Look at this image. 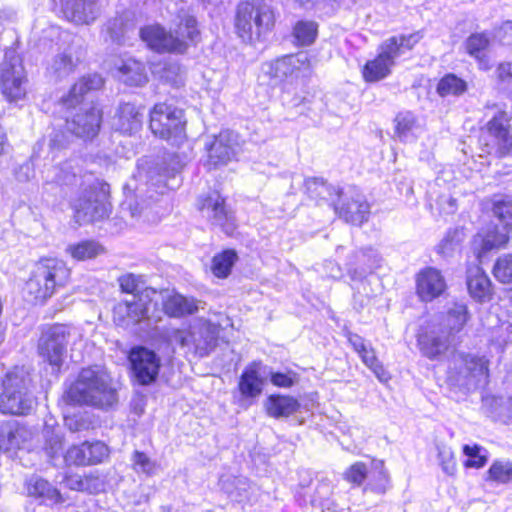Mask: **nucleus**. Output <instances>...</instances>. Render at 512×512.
Masks as SVG:
<instances>
[{
	"instance_id": "nucleus-1",
	"label": "nucleus",
	"mask_w": 512,
	"mask_h": 512,
	"mask_svg": "<svg viewBox=\"0 0 512 512\" xmlns=\"http://www.w3.org/2000/svg\"><path fill=\"white\" fill-rule=\"evenodd\" d=\"M66 398L74 404L99 408L111 407L117 402L116 390L111 386L110 377L100 366L83 368L66 391Z\"/></svg>"
},
{
	"instance_id": "nucleus-2",
	"label": "nucleus",
	"mask_w": 512,
	"mask_h": 512,
	"mask_svg": "<svg viewBox=\"0 0 512 512\" xmlns=\"http://www.w3.org/2000/svg\"><path fill=\"white\" fill-rule=\"evenodd\" d=\"M274 24V11L263 0L243 1L236 7L234 27L244 42L260 40L273 29Z\"/></svg>"
},
{
	"instance_id": "nucleus-3",
	"label": "nucleus",
	"mask_w": 512,
	"mask_h": 512,
	"mask_svg": "<svg viewBox=\"0 0 512 512\" xmlns=\"http://www.w3.org/2000/svg\"><path fill=\"white\" fill-rule=\"evenodd\" d=\"M29 373L24 367H14L7 372L2 382L3 393L0 396V412L3 414L27 415L36 404L29 390Z\"/></svg>"
},
{
	"instance_id": "nucleus-4",
	"label": "nucleus",
	"mask_w": 512,
	"mask_h": 512,
	"mask_svg": "<svg viewBox=\"0 0 512 512\" xmlns=\"http://www.w3.org/2000/svg\"><path fill=\"white\" fill-rule=\"evenodd\" d=\"M69 277L70 270L63 261L55 258L42 259L27 281L25 290L32 301L43 302L65 286Z\"/></svg>"
},
{
	"instance_id": "nucleus-5",
	"label": "nucleus",
	"mask_w": 512,
	"mask_h": 512,
	"mask_svg": "<svg viewBox=\"0 0 512 512\" xmlns=\"http://www.w3.org/2000/svg\"><path fill=\"white\" fill-rule=\"evenodd\" d=\"M421 39L419 33L410 35L393 36L384 41L379 47L376 58L368 61L362 70L366 82H377L386 78L391 73V68L405 50H410Z\"/></svg>"
},
{
	"instance_id": "nucleus-6",
	"label": "nucleus",
	"mask_w": 512,
	"mask_h": 512,
	"mask_svg": "<svg viewBox=\"0 0 512 512\" xmlns=\"http://www.w3.org/2000/svg\"><path fill=\"white\" fill-rule=\"evenodd\" d=\"M149 127L155 136L173 146H180L186 140L184 111L173 104L156 103L150 110Z\"/></svg>"
},
{
	"instance_id": "nucleus-7",
	"label": "nucleus",
	"mask_w": 512,
	"mask_h": 512,
	"mask_svg": "<svg viewBox=\"0 0 512 512\" xmlns=\"http://www.w3.org/2000/svg\"><path fill=\"white\" fill-rule=\"evenodd\" d=\"M219 326L208 320H194L188 328L173 331L171 341L186 353L198 357L208 356L217 345Z\"/></svg>"
},
{
	"instance_id": "nucleus-8",
	"label": "nucleus",
	"mask_w": 512,
	"mask_h": 512,
	"mask_svg": "<svg viewBox=\"0 0 512 512\" xmlns=\"http://www.w3.org/2000/svg\"><path fill=\"white\" fill-rule=\"evenodd\" d=\"M28 78L23 60L16 47L5 50L4 60L0 68V89L4 98L17 103L27 95Z\"/></svg>"
},
{
	"instance_id": "nucleus-9",
	"label": "nucleus",
	"mask_w": 512,
	"mask_h": 512,
	"mask_svg": "<svg viewBox=\"0 0 512 512\" xmlns=\"http://www.w3.org/2000/svg\"><path fill=\"white\" fill-rule=\"evenodd\" d=\"M110 186L96 180L83 195L73 202L74 217L79 224L94 222L108 216L110 205L107 201Z\"/></svg>"
},
{
	"instance_id": "nucleus-10",
	"label": "nucleus",
	"mask_w": 512,
	"mask_h": 512,
	"mask_svg": "<svg viewBox=\"0 0 512 512\" xmlns=\"http://www.w3.org/2000/svg\"><path fill=\"white\" fill-rule=\"evenodd\" d=\"M449 378L467 389L477 387L487 381L488 361L473 354H455L449 367Z\"/></svg>"
},
{
	"instance_id": "nucleus-11",
	"label": "nucleus",
	"mask_w": 512,
	"mask_h": 512,
	"mask_svg": "<svg viewBox=\"0 0 512 512\" xmlns=\"http://www.w3.org/2000/svg\"><path fill=\"white\" fill-rule=\"evenodd\" d=\"M155 294V290L145 288L141 295H134L131 299L119 302L113 310L115 324L129 328L144 320L151 321L153 316L150 315V310L155 307L152 296Z\"/></svg>"
},
{
	"instance_id": "nucleus-12",
	"label": "nucleus",
	"mask_w": 512,
	"mask_h": 512,
	"mask_svg": "<svg viewBox=\"0 0 512 512\" xmlns=\"http://www.w3.org/2000/svg\"><path fill=\"white\" fill-rule=\"evenodd\" d=\"M140 38L151 49L159 53H183L186 50L187 30L177 25L175 33L167 31L158 23L145 25L140 29Z\"/></svg>"
},
{
	"instance_id": "nucleus-13",
	"label": "nucleus",
	"mask_w": 512,
	"mask_h": 512,
	"mask_svg": "<svg viewBox=\"0 0 512 512\" xmlns=\"http://www.w3.org/2000/svg\"><path fill=\"white\" fill-rule=\"evenodd\" d=\"M69 336L67 326L54 325L44 331L39 339V356L51 366L52 372H58L64 363Z\"/></svg>"
},
{
	"instance_id": "nucleus-14",
	"label": "nucleus",
	"mask_w": 512,
	"mask_h": 512,
	"mask_svg": "<svg viewBox=\"0 0 512 512\" xmlns=\"http://www.w3.org/2000/svg\"><path fill=\"white\" fill-rule=\"evenodd\" d=\"M338 201L333 202L335 212L347 223L361 225L367 221L370 205L364 195L356 188L349 187L336 194Z\"/></svg>"
},
{
	"instance_id": "nucleus-15",
	"label": "nucleus",
	"mask_w": 512,
	"mask_h": 512,
	"mask_svg": "<svg viewBox=\"0 0 512 512\" xmlns=\"http://www.w3.org/2000/svg\"><path fill=\"white\" fill-rule=\"evenodd\" d=\"M131 370L140 385H150L156 381L161 367L160 357L152 350L138 346L129 353Z\"/></svg>"
},
{
	"instance_id": "nucleus-16",
	"label": "nucleus",
	"mask_w": 512,
	"mask_h": 512,
	"mask_svg": "<svg viewBox=\"0 0 512 512\" xmlns=\"http://www.w3.org/2000/svg\"><path fill=\"white\" fill-rule=\"evenodd\" d=\"M454 340L447 334L442 326L435 323L421 328L417 335V344L421 354L430 359L437 360L453 345Z\"/></svg>"
},
{
	"instance_id": "nucleus-17",
	"label": "nucleus",
	"mask_w": 512,
	"mask_h": 512,
	"mask_svg": "<svg viewBox=\"0 0 512 512\" xmlns=\"http://www.w3.org/2000/svg\"><path fill=\"white\" fill-rule=\"evenodd\" d=\"M309 68L307 53L300 52L265 63L262 70L271 79V85H277L289 77H298L301 72L307 71Z\"/></svg>"
},
{
	"instance_id": "nucleus-18",
	"label": "nucleus",
	"mask_w": 512,
	"mask_h": 512,
	"mask_svg": "<svg viewBox=\"0 0 512 512\" xmlns=\"http://www.w3.org/2000/svg\"><path fill=\"white\" fill-rule=\"evenodd\" d=\"M52 9L76 25H89L98 15L97 0H50Z\"/></svg>"
},
{
	"instance_id": "nucleus-19",
	"label": "nucleus",
	"mask_w": 512,
	"mask_h": 512,
	"mask_svg": "<svg viewBox=\"0 0 512 512\" xmlns=\"http://www.w3.org/2000/svg\"><path fill=\"white\" fill-rule=\"evenodd\" d=\"M109 453L108 446L102 441H85L70 446L63 458L67 465L86 466L103 462Z\"/></svg>"
},
{
	"instance_id": "nucleus-20",
	"label": "nucleus",
	"mask_w": 512,
	"mask_h": 512,
	"mask_svg": "<svg viewBox=\"0 0 512 512\" xmlns=\"http://www.w3.org/2000/svg\"><path fill=\"white\" fill-rule=\"evenodd\" d=\"M240 151L239 136L237 133L225 130L215 137L208 148V160L205 164L209 169L227 164Z\"/></svg>"
},
{
	"instance_id": "nucleus-21",
	"label": "nucleus",
	"mask_w": 512,
	"mask_h": 512,
	"mask_svg": "<svg viewBox=\"0 0 512 512\" xmlns=\"http://www.w3.org/2000/svg\"><path fill=\"white\" fill-rule=\"evenodd\" d=\"M32 429L16 420L0 423V450L6 453L30 448Z\"/></svg>"
},
{
	"instance_id": "nucleus-22",
	"label": "nucleus",
	"mask_w": 512,
	"mask_h": 512,
	"mask_svg": "<svg viewBox=\"0 0 512 512\" xmlns=\"http://www.w3.org/2000/svg\"><path fill=\"white\" fill-rule=\"evenodd\" d=\"M200 210L214 225L219 226L226 234L230 235L235 230V218L225 206V200L218 194L212 193L204 198L200 204Z\"/></svg>"
},
{
	"instance_id": "nucleus-23",
	"label": "nucleus",
	"mask_w": 512,
	"mask_h": 512,
	"mask_svg": "<svg viewBox=\"0 0 512 512\" xmlns=\"http://www.w3.org/2000/svg\"><path fill=\"white\" fill-rule=\"evenodd\" d=\"M101 112L97 107H80L71 119L66 120V128L79 138L91 139L100 129Z\"/></svg>"
},
{
	"instance_id": "nucleus-24",
	"label": "nucleus",
	"mask_w": 512,
	"mask_h": 512,
	"mask_svg": "<svg viewBox=\"0 0 512 512\" xmlns=\"http://www.w3.org/2000/svg\"><path fill=\"white\" fill-rule=\"evenodd\" d=\"M381 257L374 249L353 252L346 262V270L352 281H362L380 267Z\"/></svg>"
},
{
	"instance_id": "nucleus-25",
	"label": "nucleus",
	"mask_w": 512,
	"mask_h": 512,
	"mask_svg": "<svg viewBox=\"0 0 512 512\" xmlns=\"http://www.w3.org/2000/svg\"><path fill=\"white\" fill-rule=\"evenodd\" d=\"M416 290L423 301H432L446 290V282L439 270L425 268L417 275Z\"/></svg>"
},
{
	"instance_id": "nucleus-26",
	"label": "nucleus",
	"mask_w": 512,
	"mask_h": 512,
	"mask_svg": "<svg viewBox=\"0 0 512 512\" xmlns=\"http://www.w3.org/2000/svg\"><path fill=\"white\" fill-rule=\"evenodd\" d=\"M261 370L262 363L256 361L248 364L243 370L238 382V389L243 399L254 400L262 394L265 378Z\"/></svg>"
},
{
	"instance_id": "nucleus-27",
	"label": "nucleus",
	"mask_w": 512,
	"mask_h": 512,
	"mask_svg": "<svg viewBox=\"0 0 512 512\" xmlns=\"http://www.w3.org/2000/svg\"><path fill=\"white\" fill-rule=\"evenodd\" d=\"M143 123V111L134 104L120 105L112 119V127L123 134H133L140 130Z\"/></svg>"
},
{
	"instance_id": "nucleus-28",
	"label": "nucleus",
	"mask_w": 512,
	"mask_h": 512,
	"mask_svg": "<svg viewBox=\"0 0 512 512\" xmlns=\"http://www.w3.org/2000/svg\"><path fill=\"white\" fill-rule=\"evenodd\" d=\"M510 120L505 111H499L487 124L488 133L495 140L496 151L501 155L512 154V136L507 124Z\"/></svg>"
},
{
	"instance_id": "nucleus-29",
	"label": "nucleus",
	"mask_w": 512,
	"mask_h": 512,
	"mask_svg": "<svg viewBox=\"0 0 512 512\" xmlns=\"http://www.w3.org/2000/svg\"><path fill=\"white\" fill-rule=\"evenodd\" d=\"M424 130V122L410 111L400 112L395 118V134L401 142L416 141Z\"/></svg>"
},
{
	"instance_id": "nucleus-30",
	"label": "nucleus",
	"mask_w": 512,
	"mask_h": 512,
	"mask_svg": "<svg viewBox=\"0 0 512 512\" xmlns=\"http://www.w3.org/2000/svg\"><path fill=\"white\" fill-rule=\"evenodd\" d=\"M103 85V79L98 74H90L81 77L69 90L68 94L61 98L62 105L69 109L81 104L86 93L98 90Z\"/></svg>"
},
{
	"instance_id": "nucleus-31",
	"label": "nucleus",
	"mask_w": 512,
	"mask_h": 512,
	"mask_svg": "<svg viewBox=\"0 0 512 512\" xmlns=\"http://www.w3.org/2000/svg\"><path fill=\"white\" fill-rule=\"evenodd\" d=\"M26 489L28 496L40 504L50 506L62 502L58 489L40 476L30 477L26 481Z\"/></svg>"
},
{
	"instance_id": "nucleus-32",
	"label": "nucleus",
	"mask_w": 512,
	"mask_h": 512,
	"mask_svg": "<svg viewBox=\"0 0 512 512\" xmlns=\"http://www.w3.org/2000/svg\"><path fill=\"white\" fill-rule=\"evenodd\" d=\"M467 287L470 296L479 301L490 300L492 295V284L484 270L475 265L467 269Z\"/></svg>"
},
{
	"instance_id": "nucleus-33",
	"label": "nucleus",
	"mask_w": 512,
	"mask_h": 512,
	"mask_svg": "<svg viewBox=\"0 0 512 512\" xmlns=\"http://www.w3.org/2000/svg\"><path fill=\"white\" fill-rule=\"evenodd\" d=\"M510 228L492 225L486 230L480 231L475 237V245H479L478 257H482L488 251L492 249H498L506 245L509 240L508 233Z\"/></svg>"
},
{
	"instance_id": "nucleus-34",
	"label": "nucleus",
	"mask_w": 512,
	"mask_h": 512,
	"mask_svg": "<svg viewBox=\"0 0 512 512\" xmlns=\"http://www.w3.org/2000/svg\"><path fill=\"white\" fill-rule=\"evenodd\" d=\"M166 9L177 15L180 29L185 27L187 37L190 41L195 42L199 36V30L196 18L190 14L189 0H166Z\"/></svg>"
},
{
	"instance_id": "nucleus-35",
	"label": "nucleus",
	"mask_w": 512,
	"mask_h": 512,
	"mask_svg": "<svg viewBox=\"0 0 512 512\" xmlns=\"http://www.w3.org/2000/svg\"><path fill=\"white\" fill-rule=\"evenodd\" d=\"M264 408L268 416L279 419L289 417L297 412L300 403L292 396L273 394L265 400Z\"/></svg>"
},
{
	"instance_id": "nucleus-36",
	"label": "nucleus",
	"mask_w": 512,
	"mask_h": 512,
	"mask_svg": "<svg viewBox=\"0 0 512 512\" xmlns=\"http://www.w3.org/2000/svg\"><path fill=\"white\" fill-rule=\"evenodd\" d=\"M119 78L129 86H142L148 81L146 66L132 57L122 59L117 67Z\"/></svg>"
},
{
	"instance_id": "nucleus-37",
	"label": "nucleus",
	"mask_w": 512,
	"mask_h": 512,
	"mask_svg": "<svg viewBox=\"0 0 512 512\" xmlns=\"http://www.w3.org/2000/svg\"><path fill=\"white\" fill-rule=\"evenodd\" d=\"M219 486L233 501L243 502L249 499L251 482L244 476L223 474L219 479Z\"/></svg>"
},
{
	"instance_id": "nucleus-38",
	"label": "nucleus",
	"mask_w": 512,
	"mask_h": 512,
	"mask_svg": "<svg viewBox=\"0 0 512 512\" xmlns=\"http://www.w3.org/2000/svg\"><path fill=\"white\" fill-rule=\"evenodd\" d=\"M79 62V58H74L70 51H63L51 58L46 70L50 77L62 80L75 72Z\"/></svg>"
},
{
	"instance_id": "nucleus-39",
	"label": "nucleus",
	"mask_w": 512,
	"mask_h": 512,
	"mask_svg": "<svg viewBox=\"0 0 512 512\" xmlns=\"http://www.w3.org/2000/svg\"><path fill=\"white\" fill-rule=\"evenodd\" d=\"M42 435L44 440L42 449L45 455L50 460L59 457L62 454L64 445V437L61 428L54 423L46 421Z\"/></svg>"
},
{
	"instance_id": "nucleus-40",
	"label": "nucleus",
	"mask_w": 512,
	"mask_h": 512,
	"mask_svg": "<svg viewBox=\"0 0 512 512\" xmlns=\"http://www.w3.org/2000/svg\"><path fill=\"white\" fill-rule=\"evenodd\" d=\"M163 309L171 317H181L195 312L197 305L192 298L184 297L178 293H169L163 300Z\"/></svg>"
},
{
	"instance_id": "nucleus-41",
	"label": "nucleus",
	"mask_w": 512,
	"mask_h": 512,
	"mask_svg": "<svg viewBox=\"0 0 512 512\" xmlns=\"http://www.w3.org/2000/svg\"><path fill=\"white\" fill-rule=\"evenodd\" d=\"M469 319L467 306L463 303H454L446 313L442 326L447 334L454 340L455 334L460 332Z\"/></svg>"
},
{
	"instance_id": "nucleus-42",
	"label": "nucleus",
	"mask_w": 512,
	"mask_h": 512,
	"mask_svg": "<svg viewBox=\"0 0 512 512\" xmlns=\"http://www.w3.org/2000/svg\"><path fill=\"white\" fill-rule=\"evenodd\" d=\"M488 45L489 39L484 33L472 34L465 42L468 54L477 60L479 69L484 71L492 67L489 57L485 54Z\"/></svg>"
},
{
	"instance_id": "nucleus-43",
	"label": "nucleus",
	"mask_w": 512,
	"mask_h": 512,
	"mask_svg": "<svg viewBox=\"0 0 512 512\" xmlns=\"http://www.w3.org/2000/svg\"><path fill=\"white\" fill-rule=\"evenodd\" d=\"M367 480L364 491L371 490L379 494L385 493L389 484V475L382 461L372 462L371 469L368 470Z\"/></svg>"
},
{
	"instance_id": "nucleus-44",
	"label": "nucleus",
	"mask_w": 512,
	"mask_h": 512,
	"mask_svg": "<svg viewBox=\"0 0 512 512\" xmlns=\"http://www.w3.org/2000/svg\"><path fill=\"white\" fill-rule=\"evenodd\" d=\"M306 193L312 199H329L334 202V197L339 193V188L328 185L322 178H308L304 183Z\"/></svg>"
},
{
	"instance_id": "nucleus-45",
	"label": "nucleus",
	"mask_w": 512,
	"mask_h": 512,
	"mask_svg": "<svg viewBox=\"0 0 512 512\" xmlns=\"http://www.w3.org/2000/svg\"><path fill=\"white\" fill-rule=\"evenodd\" d=\"M318 35V24L313 20H299L293 27V37L299 46L313 44Z\"/></svg>"
},
{
	"instance_id": "nucleus-46",
	"label": "nucleus",
	"mask_w": 512,
	"mask_h": 512,
	"mask_svg": "<svg viewBox=\"0 0 512 512\" xmlns=\"http://www.w3.org/2000/svg\"><path fill=\"white\" fill-rule=\"evenodd\" d=\"M66 252L75 260L84 261L95 258L103 252L100 244L92 240L81 241L68 245Z\"/></svg>"
},
{
	"instance_id": "nucleus-47",
	"label": "nucleus",
	"mask_w": 512,
	"mask_h": 512,
	"mask_svg": "<svg viewBox=\"0 0 512 512\" xmlns=\"http://www.w3.org/2000/svg\"><path fill=\"white\" fill-rule=\"evenodd\" d=\"M493 214L498 218L500 226L512 227V197L507 195H495L492 200Z\"/></svg>"
},
{
	"instance_id": "nucleus-48",
	"label": "nucleus",
	"mask_w": 512,
	"mask_h": 512,
	"mask_svg": "<svg viewBox=\"0 0 512 512\" xmlns=\"http://www.w3.org/2000/svg\"><path fill=\"white\" fill-rule=\"evenodd\" d=\"M236 260L237 254L234 250L228 249L216 254L212 259V273L218 278H226Z\"/></svg>"
},
{
	"instance_id": "nucleus-49",
	"label": "nucleus",
	"mask_w": 512,
	"mask_h": 512,
	"mask_svg": "<svg viewBox=\"0 0 512 512\" xmlns=\"http://www.w3.org/2000/svg\"><path fill=\"white\" fill-rule=\"evenodd\" d=\"M132 468L137 474H145L146 476H153L157 474L160 465L151 459L146 453L141 451H134L131 457Z\"/></svg>"
},
{
	"instance_id": "nucleus-50",
	"label": "nucleus",
	"mask_w": 512,
	"mask_h": 512,
	"mask_svg": "<svg viewBox=\"0 0 512 512\" xmlns=\"http://www.w3.org/2000/svg\"><path fill=\"white\" fill-rule=\"evenodd\" d=\"M71 169L72 165L70 162L64 163L61 167H54L52 171H48V174L45 176L46 180L59 185H75L78 182V176Z\"/></svg>"
},
{
	"instance_id": "nucleus-51",
	"label": "nucleus",
	"mask_w": 512,
	"mask_h": 512,
	"mask_svg": "<svg viewBox=\"0 0 512 512\" xmlns=\"http://www.w3.org/2000/svg\"><path fill=\"white\" fill-rule=\"evenodd\" d=\"M467 85L464 80L454 74L444 76L437 86V91L441 96L459 95L466 91Z\"/></svg>"
},
{
	"instance_id": "nucleus-52",
	"label": "nucleus",
	"mask_w": 512,
	"mask_h": 512,
	"mask_svg": "<svg viewBox=\"0 0 512 512\" xmlns=\"http://www.w3.org/2000/svg\"><path fill=\"white\" fill-rule=\"evenodd\" d=\"M464 239L462 228L450 229L438 245V252L444 256H449L455 251Z\"/></svg>"
},
{
	"instance_id": "nucleus-53",
	"label": "nucleus",
	"mask_w": 512,
	"mask_h": 512,
	"mask_svg": "<svg viewBox=\"0 0 512 512\" xmlns=\"http://www.w3.org/2000/svg\"><path fill=\"white\" fill-rule=\"evenodd\" d=\"M358 355L361 357L363 363L373 371V373L381 382H386L389 380L390 377L388 375V372L379 362L374 350L370 346H368L366 349L363 350V352H360Z\"/></svg>"
},
{
	"instance_id": "nucleus-54",
	"label": "nucleus",
	"mask_w": 512,
	"mask_h": 512,
	"mask_svg": "<svg viewBox=\"0 0 512 512\" xmlns=\"http://www.w3.org/2000/svg\"><path fill=\"white\" fill-rule=\"evenodd\" d=\"M463 452L467 456L466 467L481 468L487 462V451L478 445H464Z\"/></svg>"
},
{
	"instance_id": "nucleus-55",
	"label": "nucleus",
	"mask_w": 512,
	"mask_h": 512,
	"mask_svg": "<svg viewBox=\"0 0 512 512\" xmlns=\"http://www.w3.org/2000/svg\"><path fill=\"white\" fill-rule=\"evenodd\" d=\"M494 276L497 280L504 284L512 283V255H504L500 257L493 269Z\"/></svg>"
},
{
	"instance_id": "nucleus-56",
	"label": "nucleus",
	"mask_w": 512,
	"mask_h": 512,
	"mask_svg": "<svg viewBox=\"0 0 512 512\" xmlns=\"http://www.w3.org/2000/svg\"><path fill=\"white\" fill-rule=\"evenodd\" d=\"M368 477V468L363 462H356L352 464L343 474V478L355 485L360 486Z\"/></svg>"
},
{
	"instance_id": "nucleus-57",
	"label": "nucleus",
	"mask_w": 512,
	"mask_h": 512,
	"mask_svg": "<svg viewBox=\"0 0 512 512\" xmlns=\"http://www.w3.org/2000/svg\"><path fill=\"white\" fill-rule=\"evenodd\" d=\"M437 450L438 460L442 468V471L449 476H453L456 473L457 469L452 449L448 446L443 445L437 446Z\"/></svg>"
},
{
	"instance_id": "nucleus-58",
	"label": "nucleus",
	"mask_w": 512,
	"mask_h": 512,
	"mask_svg": "<svg viewBox=\"0 0 512 512\" xmlns=\"http://www.w3.org/2000/svg\"><path fill=\"white\" fill-rule=\"evenodd\" d=\"M489 475L497 482L507 483L512 479V464L508 461H496L490 467Z\"/></svg>"
},
{
	"instance_id": "nucleus-59",
	"label": "nucleus",
	"mask_w": 512,
	"mask_h": 512,
	"mask_svg": "<svg viewBox=\"0 0 512 512\" xmlns=\"http://www.w3.org/2000/svg\"><path fill=\"white\" fill-rule=\"evenodd\" d=\"M496 75L501 89L512 92V63H500L496 69Z\"/></svg>"
},
{
	"instance_id": "nucleus-60",
	"label": "nucleus",
	"mask_w": 512,
	"mask_h": 512,
	"mask_svg": "<svg viewBox=\"0 0 512 512\" xmlns=\"http://www.w3.org/2000/svg\"><path fill=\"white\" fill-rule=\"evenodd\" d=\"M77 489L89 493H98L104 489V482L97 476L88 475L78 481Z\"/></svg>"
},
{
	"instance_id": "nucleus-61",
	"label": "nucleus",
	"mask_w": 512,
	"mask_h": 512,
	"mask_svg": "<svg viewBox=\"0 0 512 512\" xmlns=\"http://www.w3.org/2000/svg\"><path fill=\"white\" fill-rule=\"evenodd\" d=\"M119 284L123 292L129 293L132 296L141 295L143 290L139 289L140 277L134 274H126L119 278Z\"/></svg>"
},
{
	"instance_id": "nucleus-62",
	"label": "nucleus",
	"mask_w": 512,
	"mask_h": 512,
	"mask_svg": "<svg viewBox=\"0 0 512 512\" xmlns=\"http://www.w3.org/2000/svg\"><path fill=\"white\" fill-rule=\"evenodd\" d=\"M270 380L274 386L281 387V388H290L296 383L297 377H296V373L291 372V371H289L287 373L271 372Z\"/></svg>"
},
{
	"instance_id": "nucleus-63",
	"label": "nucleus",
	"mask_w": 512,
	"mask_h": 512,
	"mask_svg": "<svg viewBox=\"0 0 512 512\" xmlns=\"http://www.w3.org/2000/svg\"><path fill=\"white\" fill-rule=\"evenodd\" d=\"M434 202L440 214H453L457 209L456 199L448 193L439 195Z\"/></svg>"
},
{
	"instance_id": "nucleus-64",
	"label": "nucleus",
	"mask_w": 512,
	"mask_h": 512,
	"mask_svg": "<svg viewBox=\"0 0 512 512\" xmlns=\"http://www.w3.org/2000/svg\"><path fill=\"white\" fill-rule=\"evenodd\" d=\"M14 175L19 182H27L35 176V168L32 160H27L14 170Z\"/></svg>"
}]
</instances>
